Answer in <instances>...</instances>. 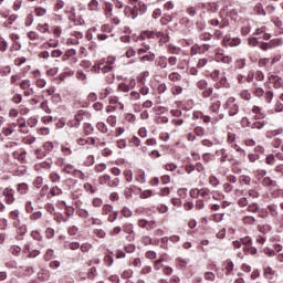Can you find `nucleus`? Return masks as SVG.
<instances>
[{
    "mask_svg": "<svg viewBox=\"0 0 283 283\" xmlns=\"http://www.w3.org/2000/svg\"><path fill=\"white\" fill-rule=\"evenodd\" d=\"M116 62V57L108 56L106 60H102L97 62L92 67V72H95L96 74H107V72H112L114 70V63Z\"/></svg>",
    "mask_w": 283,
    "mask_h": 283,
    "instance_id": "f257e3e1",
    "label": "nucleus"
},
{
    "mask_svg": "<svg viewBox=\"0 0 283 283\" xmlns=\"http://www.w3.org/2000/svg\"><path fill=\"white\" fill-rule=\"evenodd\" d=\"M262 218H272L273 223L274 224H280V210L277 208V205L275 203H271L269 206H266V208H264L262 210L261 213Z\"/></svg>",
    "mask_w": 283,
    "mask_h": 283,
    "instance_id": "f03ea898",
    "label": "nucleus"
},
{
    "mask_svg": "<svg viewBox=\"0 0 283 283\" xmlns=\"http://www.w3.org/2000/svg\"><path fill=\"white\" fill-rule=\"evenodd\" d=\"M223 109H227L229 116L238 115L240 112V105H238L235 97H228L223 104Z\"/></svg>",
    "mask_w": 283,
    "mask_h": 283,
    "instance_id": "7ed1b4c3",
    "label": "nucleus"
},
{
    "mask_svg": "<svg viewBox=\"0 0 283 283\" xmlns=\"http://www.w3.org/2000/svg\"><path fill=\"white\" fill-rule=\"evenodd\" d=\"M98 182L105 187L116 188L120 185V178L116 177L112 179V176L109 175H102L98 177Z\"/></svg>",
    "mask_w": 283,
    "mask_h": 283,
    "instance_id": "20e7f679",
    "label": "nucleus"
},
{
    "mask_svg": "<svg viewBox=\"0 0 283 283\" xmlns=\"http://www.w3.org/2000/svg\"><path fill=\"white\" fill-rule=\"evenodd\" d=\"M242 43L240 38H231L230 35H226L222 40V45L224 48H238Z\"/></svg>",
    "mask_w": 283,
    "mask_h": 283,
    "instance_id": "39448f33",
    "label": "nucleus"
},
{
    "mask_svg": "<svg viewBox=\"0 0 283 283\" xmlns=\"http://www.w3.org/2000/svg\"><path fill=\"white\" fill-rule=\"evenodd\" d=\"M13 227L15 229V233L12 235V238H15V240H23V235L28 233V227L25 224H21V222Z\"/></svg>",
    "mask_w": 283,
    "mask_h": 283,
    "instance_id": "423d86ee",
    "label": "nucleus"
},
{
    "mask_svg": "<svg viewBox=\"0 0 283 283\" xmlns=\"http://www.w3.org/2000/svg\"><path fill=\"white\" fill-rule=\"evenodd\" d=\"M2 196H4V202L7 205H14V190L12 188H4Z\"/></svg>",
    "mask_w": 283,
    "mask_h": 283,
    "instance_id": "0eeeda50",
    "label": "nucleus"
},
{
    "mask_svg": "<svg viewBox=\"0 0 283 283\" xmlns=\"http://www.w3.org/2000/svg\"><path fill=\"white\" fill-rule=\"evenodd\" d=\"M136 87V80H130L129 82H122L118 84V92H129Z\"/></svg>",
    "mask_w": 283,
    "mask_h": 283,
    "instance_id": "6e6552de",
    "label": "nucleus"
},
{
    "mask_svg": "<svg viewBox=\"0 0 283 283\" xmlns=\"http://www.w3.org/2000/svg\"><path fill=\"white\" fill-rule=\"evenodd\" d=\"M264 276L269 282L274 283L277 280V271L273 270L271 266L264 268Z\"/></svg>",
    "mask_w": 283,
    "mask_h": 283,
    "instance_id": "1a4fd4ad",
    "label": "nucleus"
},
{
    "mask_svg": "<svg viewBox=\"0 0 283 283\" xmlns=\"http://www.w3.org/2000/svg\"><path fill=\"white\" fill-rule=\"evenodd\" d=\"M124 233H127V237H126V240H128V242H133L134 240V224L132 223H125L123 227H122Z\"/></svg>",
    "mask_w": 283,
    "mask_h": 283,
    "instance_id": "9d476101",
    "label": "nucleus"
},
{
    "mask_svg": "<svg viewBox=\"0 0 283 283\" xmlns=\"http://www.w3.org/2000/svg\"><path fill=\"white\" fill-rule=\"evenodd\" d=\"M209 24L212 25L213 28H218L219 27L220 30H222V29L227 28V25H229V20L228 19H223L220 22V20L213 18V19L209 20Z\"/></svg>",
    "mask_w": 283,
    "mask_h": 283,
    "instance_id": "9b49d317",
    "label": "nucleus"
},
{
    "mask_svg": "<svg viewBox=\"0 0 283 283\" xmlns=\"http://www.w3.org/2000/svg\"><path fill=\"white\" fill-rule=\"evenodd\" d=\"M221 105H222V102L220 99H218V97H211V103H210L209 109L213 114H218V112H220Z\"/></svg>",
    "mask_w": 283,
    "mask_h": 283,
    "instance_id": "f8f14e48",
    "label": "nucleus"
},
{
    "mask_svg": "<svg viewBox=\"0 0 283 283\" xmlns=\"http://www.w3.org/2000/svg\"><path fill=\"white\" fill-rule=\"evenodd\" d=\"M156 33L154 31H143L139 36H133L135 41H145L146 39H154Z\"/></svg>",
    "mask_w": 283,
    "mask_h": 283,
    "instance_id": "ddd939ff",
    "label": "nucleus"
},
{
    "mask_svg": "<svg viewBox=\"0 0 283 283\" xmlns=\"http://www.w3.org/2000/svg\"><path fill=\"white\" fill-rule=\"evenodd\" d=\"M9 39H11V41L13 43L12 46H11V50H15V51L21 50V42H19V39H21V38L19 36V34L11 33L9 35Z\"/></svg>",
    "mask_w": 283,
    "mask_h": 283,
    "instance_id": "4468645a",
    "label": "nucleus"
},
{
    "mask_svg": "<svg viewBox=\"0 0 283 283\" xmlns=\"http://www.w3.org/2000/svg\"><path fill=\"white\" fill-rule=\"evenodd\" d=\"M108 103L111 106H113V109H125V105L118 102V98L116 96H109Z\"/></svg>",
    "mask_w": 283,
    "mask_h": 283,
    "instance_id": "2eb2a0df",
    "label": "nucleus"
},
{
    "mask_svg": "<svg viewBox=\"0 0 283 283\" xmlns=\"http://www.w3.org/2000/svg\"><path fill=\"white\" fill-rule=\"evenodd\" d=\"M251 92L253 96H256V98H262L264 96V88L260 87L258 83L252 84Z\"/></svg>",
    "mask_w": 283,
    "mask_h": 283,
    "instance_id": "dca6fc26",
    "label": "nucleus"
},
{
    "mask_svg": "<svg viewBox=\"0 0 283 283\" xmlns=\"http://www.w3.org/2000/svg\"><path fill=\"white\" fill-rule=\"evenodd\" d=\"M202 10H207V12H218L219 6L216 2H207L201 4Z\"/></svg>",
    "mask_w": 283,
    "mask_h": 283,
    "instance_id": "f3484780",
    "label": "nucleus"
},
{
    "mask_svg": "<svg viewBox=\"0 0 283 283\" xmlns=\"http://www.w3.org/2000/svg\"><path fill=\"white\" fill-rule=\"evenodd\" d=\"M74 56H76V50L69 49V50H66V52L63 55V61H67V60L72 59L73 63H77L78 59H76Z\"/></svg>",
    "mask_w": 283,
    "mask_h": 283,
    "instance_id": "a211bd4d",
    "label": "nucleus"
},
{
    "mask_svg": "<svg viewBox=\"0 0 283 283\" xmlns=\"http://www.w3.org/2000/svg\"><path fill=\"white\" fill-rule=\"evenodd\" d=\"M21 212L19 210H13L9 213V218L13 220V227H19V223L21 222Z\"/></svg>",
    "mask_w": 283,
    "mask_h": 283,
    "instance_id": "6ab92c4d",
    "label": "nucleus"
},
{
    "mask_svg": "<svg viewBox=\"0 0 283 283\" xmlns=\"http://www.w3.org/2000/svg\"><path fill=\"white\" fill-rule=\"evenodd\" d=\"M155 64L157 67H160V70H167V65H168L167 56L161 55L157 57L155 61Z\"/></svg>",
    "mask_w": 283,
    "mask_h": 283,
    "instance_id": "aec40b11",
    "label": "nucleus"
},
{
    "mask_svg": "<svg viewBox=\"0 0 283 283\" xmlns=\"http://www.w3.org/2000/svg\"><path fill=\"white\" fill-rule=\"evenodd\" d=\"M269 81H274V84H273L274 90H280V87H282V85H283L282 77H279V76H275V75H271L269 77Z\"/></svg>",
    "mask_w": 283,
    "mask_h": 283,
    "instance_id": "412c9836",
    "label": "nucleus"
},
{
    "mask_svg": "<svg viewBox=\"0 0 283 283\" xmlns=\"http://www.w3.org/2000/svg\"><path fill=\"white\" fill-rule=\"evenodd\" d=\"M262 185L263 187H270V189H273V187H277V182L271 179V177L263 178Z\"/></svg>",
    "mask_w": 283,
    "mask_h": 283,
    "instance_id": "4be33fe9",
    "label": "nucleus"
},
{
    "mask_svg": "<svg viewBox=\"0 0 283 283\" xmlns=\"http://www.w3.org/2000/svg\"><path fill=\"white\" fill-rule=\"evenodd\" d=\"M15 189H17L18 193H20L21 196H25V193H28V191H29L28 184H25V182L18 184Z\"/></svg>",
    "mask_w": 283,
    "mask_h": 283,
    "instance_id": "5701e85b",
    "label": "nucleus"
},
{
    "mask_svg": "<svg viewBox=\"0 0 283 283\" xmlns=\"http://www.w3.org/2000/svg\"><path fill=\"white\" fill-rule=\"evenodd\" d=\"M176 264L177 266H179V269H187V264H189V259L179 256L176 259Z\"/></svg>",
    "mask_w": 283,
    "mask_h": 283,
    "instance_id": "b1692460",
    "label": "nucleus"
},
{
    "mask_svg": "<svg viewBox=\"0 0 283 283\" xmlns=\"http://www.w3.org/2000/svg\"><path fill=\"white\" fill-rule=\"evenodd\" d=\"M168 78L171 81V83H179V81H182V75L178 72H171L168 75Z\"/></svg>",
    "mask_w": 283,
    "mask_h": 283,
    "instance_id": "393cba45",
    "label": "nucleus"
},
{
    "mask_svg": "<svg viewBox=\"0 0 283 283\" xmlns=\"http://www.w3.org/2000/svg\"><path fill=\"white\" fill-rule=\"evenodd\" d=\"M224 271L226 275H231V273H233V261L227 260L224 262Z\"/></svg>",
    "mask_w": 283,
    "mask_h": 283,
    "instance_id": "a878e982",
    "label": "nucleus"
},
{
    "mask_svg": "<svg viewBox=\"0 0 283 283\" xmlns=\"http://www.w3.org/2000/svg\"><path fill=\"white\" fill-rule=\"evenodd\" d=\"M113 93H114V90L112 87H106L99 94L101 101H105V98H107V96H112Z\"/></svg>",
    "mask_w": 283,
    "mask_h": 283,
    "instance_id": "bb28decb",
    "label": "nucleus"
},
{
    "mask_svg": "<svg viewBox=\"0 0 283 283\" xmlns=\"http://www.w3.org/2000/svg\"><path fill=\"white\" fill-rule=\"evenodd\" d=\"M34 14L35 17H45V14H48V9L43 7H35Z\"/></svg>",
    "mask_w": 283,
    "mask_h": 283,
    "instance_id": "cd10ccee",
    "label": "nucleus"
},
{
    "mask_svg": "<svg viewBox=\"0 0 283 283\" xmlns=\"http://www.w3.org/2000/svg\"><path fill=\"white\" fill-rule=\"evenodd\" d=\"M251 112L254 114L255 118H264V113H262V108H260V106H253Z\"/></svg>",
    "mask_w": 283,
    "mask_h": 283,
    "instance_id": "c85d7f7f",
    "label": "nucleus"
},
{
    "mask_svg": "<svg viewBox=\"0 0 283 283\" xmlns=\"http://www.w3.org/2000/svg\"><path fill=\"white\" fill-rule=\"evenodd\" d=\"M96 129H98L101 132V134H107V132H109V128L107 127V124H105L103 122H98L96 124Z\"/></svg>",
    "mask_w": 283,
    "mask_h": 283,
    "instance_id": "c756f323",
    "label": "nucleus"
},
{
    "mask_svg": "<svg viewBox=\"0 0 283 283\" xmlns=\"http://www.w3.org/2000/svg\"><path fill=\"white\" fill-rule=\"evenodd\" d=\"M114 213V207L112 205H104L102 208V216H109Z\"/></svg>",
    "mask_w": 283,
    "mask_h": 283,
    "instance_id": "7c9ffc66",
    "label": "nucleus"
},
{
    "mask_svg": "<svg viewBox=\"0 0 283 283\" xmlns=\"http://www.w3.org/2000/svg\"><path fill=\"white\" fill-rule=\"evenodd\" d=\"M242 222H243V224H248L250 227H253V224H255L256 220L254 219V217L245 216V217L242 218Z\"/></svg>",
    "mask_w": 283,
    "mask_h": 283,
    "instance_id": "2f4dec72",
    "label": "nucleus"
},
{
    "mask_svg": "<svg viewBox=\"0 0 283 283\" xmlns=\"http://www.w3.org/2000/svg\"><path fill=\"white\" fill-rule=\"evenodd\" d=\"M283 134V129L282 128H279V129H275V130H270L266 133V138H275V136H280Z\"/></svg>",
    "mask_w": 283,
    "mask_h": 283,
    "instance_id": "473e14b6",
    "label": "nucleus"
},
{
    "mask_svg": "<svg viewBox=\"0 0 283 283\" xmlns=\"http://www.w3.org/2000/svg\"><path fill=\"white\" fill-rule=\"evenodd\" d=\"M239 185H241V186H244V185L249 186V185H251V177L245 176V175L240 176L239 177Z\"/></svg>",
    "mask_w": 283,
    "mask_h": 283,
    "instance_id": "72a5a7b5",
    "label": "nucleus"
},
{
    "mask_svg": "<svg viewBox=\"0 0 283 283\" xmlns=\"http://www.w3.org/2000/svg\"><path fill=\"white\" fill-rule=\"evenodd\" d=\"M270 44H271V48L273 50L275 48L282 46L283 45V40H282V38H276V39L271 40Z\"/></svg>",
    "mask_w": 283,
    "mask_h": 283,
    "instance_id": "f704fd0d",
    "label": "nucleus"
},
{
    "mask_svg": "<svg viewBox=\"0 0 283 283\" xmlns=\"http://www.w3.org/2000/svg\"><path fill=\"white\" fill-rule=\"evenodd\" d=\"M251 33V22H247L245 25L241 28V34L242 36H248V34Z\"/></svg>",
    "mask_w": 283,
    "mask_h": 283,
    "instance_id": "c9c22d12",
    "label": "nucleus"
},
{
    "mask_svg": "<svg viewBox=\"0 0 283 283\" xmlns=\"http://www.w3.org/2000/svg\"><path fill=\"white\" fill-rule=\"evenodd\" d=\"M235 67L237 70H244L247 67V59H238L235 61Z\"/></svg>",
    "mask_w": 283,
    "mask_h": 283,
    "instance_id": "e433bc0d",
    "label": "nucleus"
},
{
    "mask_svg": "<svg viewBox=\"0 0 283 283\" xmlns=\"http://www.w3.org/2000/svg\"><path fill=\"white\" fill-rule=\"evenodd\" d=\"M168 52H169V54H180V52H182V49H180L174 44H169Z\"/></svg>",
    "mask_w": 283,
    "mask_h": 283,
    "instance_id": "4c0bfd02",
    "label": "nucleus"
},
{
    "mask_svg": "<svg viewBox=\"0 0 283 283\" xmlns=\"http://www.w3.org/2000/svg\"><path fill=\"white\" fill-rule=\"evenodd\" d=\"M65 8V2L63 0H56L54 4V12H61Z\"/></svg>",
    "mask_w": 283,
    "mask_h": 283,
    "instance_id": "58836bf2",
    "label": "nucleus"
},
{
    "mask_svg": "<svg viewBox=\"0 0 283 283\" xmlns=\"http://www.w3.org/2000/svg\"><path fill=\"white\" fill-rule=\"evenodd\" d=\"M65 248L71 249V251H76V250L81 249V243H78V242H69V243H65Z\"/></svg>",
    "mask_w": 283,
    "mask_h": 283,
    "instance_id": "ea45409f",
    "label": "nucleus"
},
{
    "mask_svg": "<svg viewBox=\"0 0 283 283\" xmlns=\"http://www.w3.org/2000/svg\"><path fill=\"white\" fill-rule=\"evenodd\" d=\"M36 30L41 32L42 34H45V32H50V24H38Z\"/></svg>",
    "mask_w": 283,
    "mask_h": 283,
    "instance_id": "a19ab883",
    "label": "nucleus"
},
{
    "mask_svg": "<svg viewBox=\"0 0 283 283\" xmlns=\"http://www.w3.org/2000/svg\"><path fill=\"white\" fill-rule=\"evenodd\" d=\"M199 196L201 197V198H210V196H211V190H209V188H201V189H199Z\"/></svg>",
    "mask_w": 283,
    "mask_h": 283,
    "instance_id": "79ce46f5",
    "label": "nucleus"
},
{
    "mask_svg": "<svg viewBox=\"0 0 283 283\" xmlns=\"http://www.w3.org/2000/svg\"><path fill=\"white\" fill-rule=\"evenodd\" d=\"M266 125L265 120H259V122H254L252 123L251 128L252 129H263V127Z\"/></svg>",
    "mask_w": 283,
    "mask_h": 283,
    "instance_id": "37998d69",
    "label": "nucleus"
},
{
    "mask_svg": "<svg viewBox=\"0 0 283 283\" xmlns=\"http://www.w3.org/2000/svg\"><path fill=\"white\" fill-rule=\"evenodd\" d=\"M248 211L250 213H259L260 212V205L258 203H252L248 206Z\"/></svg>",
    "mask_w": 283,
    "mask_h": 283,
    "instance_id": "c03bdc74",
    "label": "nucleus"
},
{
    "mask_svg": "<svg viewBox=\"0 0 283 283\" xmlns=\"http://www.w3.org/2000/svg\"><path fill=\"white\" fill-rule=\"evenodd\" d=\"M125 12H129V17H132L133 19H136L138 17V9L137 8H129V7H126L125 8Z\"/></svg>",
    "mask_w": 283,
    "mask_h": 283,
    "instance_id": "a18cd8bd",
    "label": "nucleus"
},
{
    "mask_svg": "<svg viewBox=\"0 0 283 283\" xmlns=\"http://www.w3.org/2000/svg\"><path fill=\"white\" fill-rule=\"evenodd\" d=\"M273 91H266L264 94H263V98L265 101V103L268 104H271V102L273 101Z\"/></svg>",
    "mask_w": 283,
    "mask_h": 283,
    "instance_id": "49530a36",
    "label": "nucleus"
},
{
    "mask_svg": "<svg viewBox=\"0 0 283 283\" xmlns=\"http://www.w3.org/2000/svg\"><path fill=\"white\" fill-rule=\"evenodd\" d=\"M124 178L126 179V182H132L134 180V172L129 169L124 170Z\"/></svg>",
    "mask_w": 283,
    "mask_h": 283,
    "instance_id": "de8ad7c7",
    "label": "nucleus"
},
{
    "mask_svg": "<svg viewBox=\"0 0 283 283\" xmlns=\"http://www.w3.org/2000/svg\"><path fill=\"white\" fill-rule=\"evenodd\" d=\"M49 180H51V182H61V175L57 172H51L49 175Z\"/></svg>",
    "mask_w": 283,
    "mask_h": 283,
    "instance_id": "09e8293b",
    "label": "nucleus"
},
{
    "mask_svg": "<svg viewBox=\"0 0 283 283\" xmlns=\"http://www.w3.org/2000/svg\"><path fill=\"white\" fill-rule=\"evenodd\" d=\"M54 258H55L54 251L52 249L46 250L44 254L45 262H50V260H54Z\"/></svg>",
    "mask_w": 283,
    "mask_h": 283,
    "instance_id": "8fccbe9b",
    "label": "nucleus"
},
{
    "mask_svg": "<svg viewBox=\"0 0 283 283\" xmlns=\"http://www.w3.org/2000/svg\"><path fill=\"white\" fill-rule=\"evenodd\" d=\"M120 213L124 218H132V216H134V212L127 208V207H124L122 210H120Z\"/></svg>",
    "mask_w": 283,
    "mask_h": 283,
    "instance_id": "3c124183",
    "label": "nucleus"
},
{
    "mask_svg": "<svg viewBox=\"0 0 283 283\" xmlns=\"http://www.w3.org/2000/svg\"><path fill=\"white\" fill-rule=\"evenodd\" d=\"M265 163L266 165H277V158L275 157V155H269L265 158Z\"/></svg>",
    "mask_w": 283,
    "mask_h": 283,
    "instance_id": "603ef678",
    "label": "nucleus"
},
{
    "mask_svg": "<svg viewBox=\"0 0 283 283\" xmlns=\"http://www.w3.org/2000/svg\"><path fill=\"white\" fill-rule=\"evenodd\" d=\"M61 151L64 156H72V148L67 144L61 147Z\"/></svg>",
    "mask_w": 283,
    "mask_h": 283,
    "instance_id": "864d4df0",
    "label": "nucleus"
},
{
    "mask_svg": "<svg viewBox=\"0 0 283 283\" xmlns=\"http://www.w3.org/2000/svg\"><path fill=\"white\" fill-rule=\"evenodd\" d=\"M106 123L111 125V127H116L117 118L116 115H111L106 118Z\"/></svg>",
    "mask_w": 283,
    "mask_h": 283,
    "instance_id": "5fc2aeb1",
    "label": "nucleus"
},
{
    "mask_svg": "<svg viewBox=\"0 0 283 283\" xmlns=\"http://www.w3.org/2000/svg\"><path fill=\"white\" fill-rule=\"evenodd\" d=\"M282 145H283V140L280 137H276L272 140V147H274L275 149H280Z\"/></svg>",
    "mask_w": 283,
    "mask_h": 283,
    "instance_id": "6e6d98bb",
    "label": "nucleus"
},
{
    "mask_svg": "<svg viewBox=\"0 0 283 283\" xmlns=\"http://www.w3.org/2000/svg\"><path fill=\"white\" fill-rule=\"evenodd\" d=\"M240 97H241L243 101H251V93L249 92V90H243V91H241V93H240Z\"/></svg>",
    "mask_w": 283,
    "mask_h": 283,
    "instance_id": "4d7b16f0",
    "label": "nucleus"
},
{
    "mask_svg": "<svg viewBox=\"0 0 283 283\" xmlns=\"http://www.w3.org/2000/svg\"><path fill=\"white\" fill-rule=\"evenodd\" d=\"M171 94H174V96H178V95L182 94V86L174 85L171 87Z\"/></svg>",
    "mask_w": 283,
    "mask_h": 283,
    "instance_id": "13d9d810",
    "label": "nucleus"
},
{
    "mask_svg": "<svg viewBox=\"0 0 283 283\" xmlns=\"http://www.w3.org/2000/svg\"><path fill=\"white\" fill-rule=\"evenodd\" d=\"M271 198H283V189L272 190Z\"/></svg>",
    "mask_w": 283,
    "mask_h": 283,
    "instance_id": "bf43d9fd",
    "label": "nucleus"
},
{
    "mask_svg": "<svg viewBox=\"0 0 283 283\" xmlns=\"http://www.w3.org/2000/svg\"><path fill=\"white\" fill-rule=\"evenodd\" d=\"M193 132H195V135H196V136H199V137L205 136V134L207 133V132L205 130V128H202V126H197V127H195Z\"/></svg>",
    "mask_w": 283,
    "mask_h": 283,
    "instance_id": "052dcab7",
    "label": "nucleus"
},
{
    "mask_svg": "<svg viewBox=\"0 0 283 283\" xmlns=\"http://www.w3.org/2000/svg\"><path fill=\"white\" fill-rule=\"evenodd\" d=\"M254 12L255 14H266V12L264 11V8L262 7V3H256L254 7Z\"/></svg>",
    "mask_w": 283,
    "mask_h": 283,
    "instance_id": "680f3d73",
    "label": "nucleus"
},
{
    "mask_svg": "<svg viewBox=\"0 0 283 283\" xmlns=\"http://www.w3.org/2000/svg\"><path fill=\"white\" fill-rule=\"evenodd\" d=\"M253 76H254V78L256 80V81H259V82H263L264 81V73L262 72V71H255L254 73H253Z\"/></svg>",
    "mask_w": 283,
    "mask_h": 283,
    "instance_id": "e2e57ef3",
    "label": "nucleus"
},
{
    "mask_svg": "<svg viewBox=\"0 0 283 283\" xmlns=\"http://www.w3.org/2000/svg\"><path fill=\"white\" fill-rule=\"evenodd\" d=\"M8 50V41L0 36V52H7Z\"/></svg>",
    "mask_w": 283,
    "mask_h": 283,
    "instance_id": "0e129e2a",
    "label": "nucleus"
},
{
    "mask_svg": "<svg viewBox=\"0 0 283 283\" xmlns=\"http://www.w3.org/2000/svg\"><path fill=\"white\" fill-rule=\"evenodd\" d=\"M50 193H51V196H61V193H63V190H61V188H59V186H55L50 189Z\"/></svg>",
    "mask_w": 283,
    "mask_h": 283,
    "instance_id": "69168bd1",
    "label": "nucleus"
},
{
    "mask_svg": "<svg viewBox=\"0 0 283 283\" xmlns=\"http://www.w3.org/2000/svg\"><path fill=\"white\" fill-rule=\"evenodd\" d=\"M13 157L18 158V160H25V151L23 150L15 151L13 153Z\"/></svg>",
    "mask_w": 283,
    "mask_h": 283,
    "instance_id": "338daca9",
    "label": "nucleus"
},
{
    "mask_svg": "<svg viewBox=\"0 0 283 283\" xmlns=\"http://www.w3.org/2000/svg\"><path fill=\"white\" fill-rule=\"evenodd\" d=\"M88 10H98V0H91L88 3Z\"/></svg>",
    "mask_w": 283,
    "mask_h": 283,
    "instance_id": "774afa93",
    "label": "nucleus"
}]
</instances>
